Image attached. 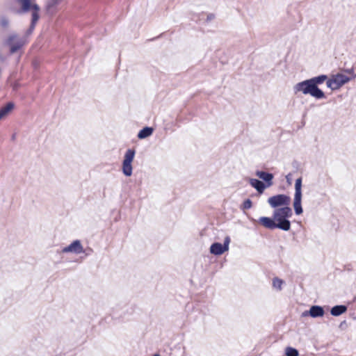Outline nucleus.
Wrapping results in <instances>:
<instances>
[{
    "mask_svg": "<svg viewBox=\"0 0 356 356\" xmlns=\"http://www.w3.org/2000/svg\"><path fill=\"white\" fill-rule=\"evenodd\" d=\"M293 92L295 94L310 95L317 99L325 98L324 92L318 88H315L309 79L302 81L294 85Z\"/></svg>",
    "mask_w": 356,
    "mask_h": 356,
    "instance_id": "nucleus-1",
    "label": "nucleus"
},
{
    "mask_svg": "<svg viewBox=\"0 0 356 356\" xmlns=\"http://www.w3.org/2000/svg\"><path fill=\"white\" fill-rule=\"evenodd\" d=\"M293 215L289 207L278 208L274 210L273 217L278 229L289 231L291 228V222L289 220Z\"/></svg>",
    "mask_w": 356,
    "mask_h": 356,
    "instance_id": "nucleus-2",
    "label": "nucleus"
},
{
    "mask_svg": "<svg viewBox=\"0 0 356 356\" xmlns=\"http://www.w3.org/2000/svg\"><path fill=\"white\" fill-rule=\"evenodd\" d=\"M17 1L22 6V12H28L29 10L32 11V19L31 24L30 26V33L35 28V25L39 19V11L40 8L35 3H31V0H17Z\"/></svg>",
    "mask_w": 356,
    "mask_h": 356,
    "instance_id": "nucleus-3",
    "label": "nucleus"
},
{
    "mask_svg": "<svg viewBox=\"0 0 356 356\" xmlns=\"http://www.w3.org/2000/svg\"><path fill=\"white\" fill-rule=\"evenodd\" d=\"M302 178L299 177L295 182V193L293 197V206L296 215L302 213Z\"/></svg>",
    "mask_w": 356,
    "mask_h": 356,
    "instance_id": "nucleus-4",
    "label": "nucleus"
},
{
    "mask_svg": "<svg viewBox=\"0 0 356 356\" xmlns=\"http://www.w3.org/2000/svg\"><path fill=\"white\" fill-rule=\"evenodd\" d=\"M350 78L341 73L334 74L327 82V86L332 90L340 88L342 86L350 81Z\"/></svg>",
    "mask_w": 356,
    "mask_h": 356,
    "instance_id": "nucleus-5",
    "label": "nucleus"
},
{
    "mask_svg": "<svg viewBox=\"0 0 356 356\" xmlns=\"http://www.w3.org/2000/svg\"><path fill=\"white\" fill-rule=\"evenodd\" d=\"M291 202L289 196L284 194H279L270 197L268 199V203L269 205L275 209L289 207Z\"/></svg>",
    "mask_w": 356,
    "mask_h": 356,
    "instance_id": "nucleus-6",
    "label": "nucleus"
},
{
    "mask_svg": "<svg viewBox=\"0 0 356 356\" xmlns=\"http://www.w3.org/2000/svg\"><path fill=\"white\" fill-rule=\"evenodd\" d=\"M136 152L133 149H129L124 154L122 162V172L127 177L132 175L133 168L132 162L134 159Z\"/></svg>",
    "mask_w": 356,
    "mask_h": 356,
    "instance_id": "nucleus-7",
    "label": "nucleus"
},
{
    "mask_svg": "<svg viewBox=\"0 0 356 356\" xmlns=\"http://www.w3.org/2000/svg\"><path fill=\"white\" fill-rule=\"evenodd\" d=\"M4 44L9 46L11 54H13L24 44V40L17 35L11 34L5 41Z\"/></svg>",
    "mask_w": 356,
    "mask_h": 356,
    "instance_id": "nucleus-8",
    "label": "nucleus"
},
{
    "mask_svg": "<svg viewBox=\"0 0 356 356\" xmlns=\"http://www.w3.org/2000/svg\"><path fill=\"white\" fill-rule=\"evenodd\" d=\"M230 243V238L226 236L224 240V243H214L210 247V252L214 255H220L224 252L228 251Z\"/></svg>",
    "mask_w": 356,
    "mask_h": 356,
    "instance_id": "nucleus-9",
    "label": "nucleus"
},
{
    "mask_svg": "<svg viewBox=\"0 0 356 356\" xmlns=\"http://www.w3.org/2000/svg\"><path fill=\"white\" fill-rule=\"evenodd\" d=\"M61 252L63 253L79 254L84 252V248L79 240H74L70 245L64 247Z\"/></svg>",
    "mask_w": 356,
    "mask_h": 356,
    "instance_id": "nucleus-10",
    "label": "nucleus"
},
{
    "mask_svg": "<svg viewBox=\"0 0 356 356\" xmlns=\"http://www.w3.org/2000/svg\"><path fill=\"white\" fill-rule=\"evenodd\" d=\"M255 174L259 178L266 182V187H269L273 185V174L266 172L264 171H257Z\"/></svg>",
    "mask_w": 356,
    "mask_h": 356,
    "instance_id": "nucleus-11",
    "label": "nucleus"
},
{
    "mask_svg": "<svg viewBox=\"0 0 356 356\" xmlns=\"http://www.w3.org/2000/svg\"><path fill=\"white\" fill-rule=\"evenodd\" d=\"M259 222L266 228L270 229H274L275 228H277L273 218H270L269 217H261L259 219Z\"/></svg>",
    "mask_w": 356,
    "mask_h": 356,
    "instance_id": "nucleus-12",
    "label": "nucleus"
},
{
    "mask_svg": "<svg viewBox=\"0 0 356 356\" xmlns=\"http://www.w3.org/2000/svg\"><path fill=\"white\" fill-rule=\"evenodd\" d=\"M249 183L260 194L263 193L265 188H267L266 186L262 181H261L257 179H253V178L250 179Z\"/></svg>",
    "mask_w": 356,
    "mask_h": 356,
    "instance_id": "nucleus-13",
    "label": "nucleus"
},
{
    "mask_svg": "<svg viewBox=\"0 0 356 356\" xmlns=\"http://www.w3.org/2000/svg\"><path fill=\"white\" fill-rule=\"evenodd\" d=\"M324 313L323 308L318 305L312 306L309 310V316L312 318L321 317L324 315Z\"/></svg>",
    "mask_w": 356,
    "mask_h": 356,
    "instance_id": "nucleus-14",
    "label": "nucleus"
},
{
    "mask_svg": "<svg viewBox=\"0 0 356 356\" xmlns=\"http://www.w3.org/2000/svg\"><path fill=\"white\" fill-rule=\"evenodd\" d=\"M15 104L9 102L0 108V120L6 118L13 110Z\"/></svg>",
    "mask_w": 356,
    "mask_h": 356,
    "instance_id": "nucleus-15",
    "label": "nucleus"
},
{
    "mask_svg": "<svg viewBox=\"0 0 356 356\" xmlns=\"http://www.w3.org/2000/svg\"><path fill=\"white\" fill-rule=\"evenodd\" d=\"M312 85L314 86L315 88H318V86L323 83L325 81H327V76L325 74H322L318 76L313 77L309 79Z\"/></svg>",
    "mask_w": 356,
    "mask_h": 356,
    "instance_id": "nucleus-16",
    "label": "nucleus"
},
{
    "mask_svg": "<svg viewBox=\"0 0 356 356\" xmlns=\"http://www.w3.org/2000/svg\"><path fill=\"white\" fill-rule=\"evenodd\" d=\"M347 307L344 305H337L331 309L330 313L334 316H338L346 312Z\"/></svg>",
    "mask_w": 356,
    "mask_h": 356,
    "instance_id": "nucleus-17",
    "label": "nucleus"
},
{
    "mask_svg": "<svg viewBox=\"0 0 356 356\" xmlns=\"http://www.w3.org/2000/svg\"><path fill=\"white\" fill-rule=\"evenodd\" d=\"M154 129L152 127H145L141 129L138 134V138L140 139H144L150 136L153 133Z\"/></svg>",
    "mask_w": 356,
    "mask_h": 356,
    "instance_id": "nucleus-18",
    "label": "nucleus"
},
{
    "mask_svg": "<svg viewBox=\"0 0 356 356\" xmlns=\"http://www.w3.org/2000/svg\"><path fill=\"white\" fill-rule=\"evenodd\" d=\"M284 281L278 277H275L273 280V286L278 291H281Z\"/></svg>",
    "mask_w": 356,
    "mask_h": 356,
    "instance_id": "nucleus-19",
    "label": "nucleus"
},
{
    "mask_svg": "<svg viewBox=\"0 0 356 356\" xmlns=\"http://www.w3.org/2000/svg\"><path fill=\"white\" fill-rule=\"evenodd\" d=\"M62 1L63 0H49L47 3V9L48 10H51L52 8L59 5Z\"/></svg>",
    "mask_w": 356,
    "mask_h": 356,
    "instance_id": "nucleus-20",
    "label": "nucleus"
},
{
    "mask_svg": "<svg viewBox=\"0 0 356 356\" xmlns=\"http://www.w3.org/2000/svg\"><path fill=\"white\" fill-rule=\"evenodd\" d=\"M285 354L286 356H298V351L291 347H287L285 350Z\"/></svg>",
    "mask_w": 356,
    "mask_h": 356,
    "instance_id": "nucleus-21",
    "label": "nucleus"
},
{
    "mask_svg": "<svg viewBox=\"0 0 356 356\" xmlns=\"http://www.w3.org/2000/svg\"><path fill=\"white\" fill-rule=\"evenodd\" d=\"M251 207H252L251 200L249 199L246 200L243 204V209H250Z\"/></svg>",
    "mask_w": 356,
    "mask_h": 356,
    "instance_id": "nucleus-22",
    "label": "nucleus"
},
{
    "mask_svg": "<svg viewBox=\"0 0 356 356\" xmlns=\"http://www.w3.org/2000/svg\"><path fill=\"white\" fill-rule=\"evenodd\" d=\"M0 22L3 26H6L8 24V22L6 19H1Z\"/></svg>",
    "mask_w": 356,
    "mask_h": 356,
    "instance_id": "nucleus-23",
    "label": "nucleus"
},
{
    "mask_svg": "<svg viewBox=\"0 0 356 356\" xmlns=\"http://www.w3.org/2000/svg\"><path fill=\"white\" fill-rule=\"evenodd\" d=\"M346 72H348V74H351L353 76V78H355L356 77V74L354 73L353 69H350V70H346Z\"/></svg>",
    "mask_w": 356,
    "mask_h": 356,
    "instance_id": "nucleus-24",
    "label": "nucleus"
},
{
    "mask_svg": "<svg viewBox=\"0 0 356 356\" xmlns=\"http://www.w3.org/2000/svg\"><path fill=\"white\" fill-rule=\"evenodd\" d=\"M309 316V311H305L302 314V316Z\"/></svg>",
    "mask_w": 356,
    "mask_h": 356,
    "instance_id": "nucleus-25",
    "label": "nucleus"
},
{
    "mask_svg": "<svg viewBox=\"0 0 356 356\" xmlns=\"http://www.w3.org/2000/svg\"><path fill=\"white\" fill-rule=\"evenodd\" d=\"M289 177H290V175H288L286 178V180H287V182L291 184V181H290V179H289Z\"/></svg>",
    "mask_w": 356,
    "mask_h": 356,
    "instance_id": "nucleus-26",
    "label": "nucleus"
},
{
    "mask_svg": "<svg viewBox=\"0 0 356 356\" xmlns=\"http://www.w3.org/2000/svg\"><path fill=\"white\" fill-rule=\"evenodd\" d=\"M152 356H161L159 354H154V355Z\"/></svg>",
    "mask_w": 356,
    "mask_h": 356,
    "instance_id": "nucleus-27",
    "label": "nucleus"
}]
</instances>
